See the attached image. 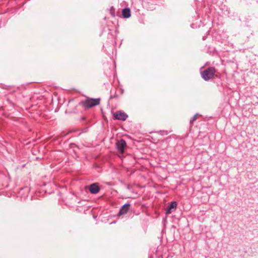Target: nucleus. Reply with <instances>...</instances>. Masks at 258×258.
Masks as SVG:
<instances>
[{"instance_id": "nucleus-7", "label": "nucleus", "mask_w": 258, "mask_h": 258, "mask_svg": "<svg viewBox=\"0 0 258 258\" xmlns=\"http://www.w3.org/2000/svg\"><path fill=\"white\" fill-rule=\"evenodd\" d=\"M177 207V203L176 202H171L168 208L166 211V214H169L171 213L173 210H175Z\"/></svg>"}, {"instance_id": "nucleus-9", "label": "nucleus", "mask_w": 258, "mask_h": 258, "mask_svg": "<svg viewBox=\"0 0 258 258\" xmlns=\"http://www.w3.org/2000/svg\"><path fill=\"white\" fill-rule=\"evenodd\" d=\"M198 114H195L190 120V122L192 123L194 122L197 118Z\"/></svg>"}, {"instance_id": "nucleus-8", "label": "nucleus", "mask_w": 258, "mask_h": 258, "mask_svg": "<svg viewBox=\"0 0 258 258\" xmlns=\"http://www.w3.org/2000/svg\"><path fill=\"white\" fill-rule=\"evenodd\" d=\"M122 15L124 18H128L131 16V11L129 8L123 9L122 11Z\"/></svg>"}, {"instance_id": "nucleus-1", "label": "nucleus", "mask_w": 258, "mask_h": 258, "mask_svg": "<svg viewBox=\"0 0 258 258\" xmlns=\"http://www.w3.org/2000/svg\"><path fill=\"white\" fill-rule=\"evenodd\" d=\"M100 99L99 98H87L86 100L82 101L80 103V104L85 108H89L99 105L100 104Z\"/></svg>"}, {"instance_id": "nucleus-3", "label": "nucleus", "mask_w": 258, "mask_h": 258, "mask_svg": "<svg viewBox=\"0 0 258 258\" xmlns=\"http://www.w3.org/2000/svg\"><path fill=\"white\" fill-rule=\"evenodd\" d=\"M116 146L118 151L120 154H123L124 152V148L126 146L125 141L124 140L121 139L116 143Z\"/></svg>"}, {"instance_id": "nucleus-6", "label": "nucleus", "mask_w": 258, "mask_h": 258, "mask_svg": "<svg viewBox=\"0 0 258 258\" xmlns=\"http://www.w3.org/2000/svg\"><path fill=\"white\" fill-rule=\"evenodd\" d=\"M130 206V205L129 204H125L123 205L119 210V215H122L126 214L129 210Z\"/></svg>"}, {"instance_id": "nucleus-2", "label": "nucleus", "mask_w": 258, "mask_h": 258, "mask_svg": "<svg viewBox=\"0 0 258 258\" xmlns=\"http://www.w3.org/2000/svg\"><path fill=\"white\" fill-rule=\"evenodd\" d=\"M215 73V68L213 67H210L205 71L201 72V76L205 81H208L214 76Z\"/></svg>"}, {"instance_id": "nucleus-5", "label": "nucleus", "mask_w": 258, "mask_h": 258, "mask_svg": "<svg viewBox=\"0 0 258 258\" xmlns=\"http://www.w3.org/2000/svg\"><path fill=\"white\" fill-rule=\"evenodd\" d=\"M89 190L91 194H96L99 191L100 188L97 183H94L89 186Z\"/></svg>"}, {"instance_id": "nucleus-4", "label": "nucleus", "mask_w": 258, "mask_h": 258, "mask_svg": "<svg viewBox=\"0 0 258 258\" xmlns=\"http://www.w3.org/2000/svg\"><path fill=\"white\" fill-rule=\"evenodd\" d=\"M127 115L124 112L121 111H117L113 115V118L118 120L124 121L127 118Z\"/></svg>"}]
</instances>
